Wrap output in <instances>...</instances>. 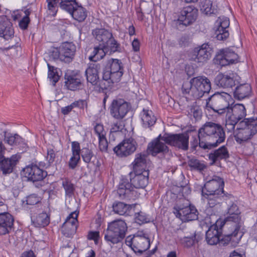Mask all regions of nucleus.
I'll return each instance as SVG.
<instances>
[{
	"instance_id": "51",
	"label": "nucleus",
	"mask_w": 257,
	"mask_h": 257,
	"mask_svg": "<svg viewBox=\"0 0 257 257\" xmlns=\"http://www.w3.org/2000/svg\"><path fill=\"white\" fill-rule=\"evenodd\" d=\"M179 240L182 244L187 248L191 247L195 243L192 235L181 237Z\"/></svg>"
},
{
	"instance_id": "48",
	"label": "nucleus",
	"mask_w": 257,
	"mask_h": 257,
	"mask_svg": "<svg viewBox=\"0 0 257 257\" xmlns=\"http://www.w3.org/2000/svg\"><path fill=\"white\" fill-rule=\"evenodd\" d=\"M115 81L110 78H106L104 76V73H103L102 79L101 80H99L97 85H99L100 89L102 90H105L112 86V84L115 83Z\"/></svg>"
},
{
	"instance_id": "22",
	"label": "nucleus",
	"mask_w": 257,
	"mask_h": 257,
	"mask_svg": "<svg viewBox=\"0 0 257 257\" xmlns=\"http://www.w3.org/2000/svg\"><path fill=\"white\" fill-rule=\"evenodd\" d=\"M235 75L236 74L233 73H219L215 78V82L219 87L225 88H232L237 82L235 78Z\"/></svg>"
},
{
	"instance_id": "28",
	"label": "nucleus",
	"mask_w": 257,
	"mask_h": 257,
	"mask_svg": "<svg viewBox=\"0 0 257 257\" xmlns=\"http://www.w3.org/2000/svg\"><path fill=\"white\" fill-rule=\"evenodd\" d=\"M20 158V155L16 154L3 160L0 163V170L2 171L3 174L7 175L12 173Z\"/></svg>"
},
{
	"instance_id": "18",
	"label": "nucleus",
	"mask_w": 257,
	"mask_h": 257,
	"mask_svg": "<svg viewBox=\"0 0 257 257\" xmlns=\"http://www.w3.org/2000/svg\"><path fill=\"white\" fill-rule=\"evenodd\" d=\"M211 49L208 44L204 43L195 48L190 54V59L197 63H204L211 56Z\"/></svg>"
},
{
	"instance_id": "19",
	"label": "nucleus",
	"mask_w": 257,
	"mask_h": 257,
	"mask_svg": "<svg viewBox=\"0 0 257 257\" xmlns=\"http://www.w3.org/2000/svg\"><path fill=\"white\" fill-rule=\"evenodd\" d=\"M65 86L71 91L82 89L83 87L82 76L78 72H72L65 75Z\"/></svg>"
},
{
	"instance_id": "58",
	"label": "nucleus",
	"mask_w": 257,
	"mask_h": 257,
	"mask_svg": "<svg viewBox=\"0 0 257 257\" xmlns=\"http://www.w3.org/2000/svg\"><path fill=\"white\" fill-rule=\"evenodd\" d=\"M215 35L218 40L222 41L227 39L229 36L228 31L215 30Z\"/></svg>"
},
{
	"instance_id": "3",
	"label": "nucleus",
	"mask_w": 257,
	"mask_h": 257,
	"mask_svg": "<svg viewBox=\"0 0 257 257\" xmlns=\"http://www.w3.org/2000/svg\"><path fill=\"white\" fill-rule=\"evenodd\" d=\"M203 142L201 145L209 150L216 147L224 142L226 135L223 126L213 122H206L199 129Z\"/></svg>"
},
{
	"instance_id": "60",
	"label": "nucleus",
	"mask_w": 257,
	"mask_h": 257,
	"mask_svg": "<svg viewBox=\"0 0 257 257\" xmlns=\"http://www.w3.org/2000/svg\"><path fill=\"white\" fill-rule=\"evenodd\" d=\"M80 159V156H75L72 155L69 162V167L71 169H74L77 166L78 162Z\"/></svg>"
},
{
	"instance_id": "61",
	"label": "nucleus",
	"mask_w": 257,
	"mask_h": 257,
	"mask_svg": "<svg viewBox=\"0 0 257 257\" xmlns=\"http://www.w3.org/2000/svg\"><path fill=\"white\" fill-rule=\"evenodd\" d=\"M72 152L73 155L80 156L81 150L80 144L78 142H73L72 143Z\"/></svg>"
},
{
	"instance_id": "44",
	"label": "nucleus",
	"mask_w": 257,
	"mask_h": 257,
	"mask_svg": "<svg viewBox=\"0 0 257 257\" xmlns=\"http://www.w3.org/2000/svg\"><path fill=\"white\" fill-rule=\"evenodd\" d=\"M77 226H73L69 223H64L62 226V233L67 237H72L76 233Z\"/></svg>"
},
{
	"instance_id": "26",
	"label": "nucleus",
	"mask_w": 257,
	"mask_h": 257,
	"mask_svg": "<svg viewBox=\"0 0 257 257\" xmlns=\"http://www.w3.org/2000/svg\"><path fill=\"white\" fill-rule=\"evenodd\" d=\"M133 242L135 245V253L141 254L149 249L150 246V239L144 234L135 235L133 237Z\"/></svg>"
},
{
	"instance_id": "33",
	"label": "nucleus",
	"mask_w": 257,
	"mask_h": 257,
	"mask_svg": "<svg viewBox=\"0 0 257 257\" xmlns=\"http://www.w3.org/2000/svg\"><path fill=\"white\" fill-rule=\"evenodd\" d=\"M148 155L146 153H138L135 156L134 161L132 163L133 171L137 172L140 170H147L145 169L146 166Z\"/></svg>"
},
{
	"instance_id": "8",
	"label": "nucleus",
	"mask_w": 257,
	"mask_h": 257,
	"mask_svg": "<svg viewBox=\"0 0 257 257\" xmlns=\"http://www.w3.org/2000/svg\"><path fill=\"white\" fill-rule=\"evenodd\" d=\"M193 85V98L199 99L205 94H208L211 88V82L205 76H197L191 79Z\"/></svg>"
},
{
	"instance_id": "27",
	"label": "nucleus",
	"mask_w": 257,
	"mask_h": 257,
	"mask_svg": "<svg viewBox=\"0 0 257 257\" xmlns=\"http://www.w3.org/2000/svg\"><path fill=\"white\" fill-rule=\"evenodd\" d=\"M100 70V65L98 63L89 64L85 71L86 79L88 82L92 85H97L99 81V72Z\"/></svg>"
},
{
	"instance_id": "10",
	"label": "nucleus",
	"mask_w": 257,
	"mask_h": 257,
	"mask_svg": "<svg viewBox=\"0 0 257 257\" xmlns=\"http://www.w3.org/2000/svg\"><path fill=\"white\" fill-rule=\"evenodd\" d=\"M164 142L166 144L187 151L189 148V136L187 133L168 134L163 135Z\"/></svg>"
},
{
	"instance_id": "5",
	"label": "nucleus",
	"mask_w": 257,
	"mask_h": 257,
	"mask_svg": "<svg viewBox=\"0 0 257 257\" xmlns=\"http://www.w3.org/2000/svg\"><path fill=\"white\" fill-rule=\"evenodd\" d=\"M235 140L241 144L250 140L257 133V117L243 119L237 125Z\"/></svg>"
},
{
	"instance_id": "4",
	"label": "nucleus",
	"mask_w": 257,
	"mask_h": 257,
	"mask_svg": "<svg viewBox=\"0 0 257 257\" xmlns=\"http://www.w3.org/2000/svg\"><path fill=\"white\" fill-rule=\"evenodd\" d=\"M127 226L124 221L117 219L108 223L104 238L110 246L121 242L125 237Z\"/></svg>"
},
{
	"instance_id": "35",
	"label": "nucleus",
	"mask_w": 257,
	"mask_h": 257,
	"mask_svg": "<svg viewBox=\"0 0 257 257\" xmlns=\"http://www.w3.org/2000/svg\"><path fill=\"white\" fill-rule=\"evenodd\" d=\"M4 141L6 143H8L11 146L13 145H21L23 147L26 146V144L24 143V139L21 137L18 134H9L7 135V132L4 131Z\"/></svg>"
},
{
	"instance_id": "20",
	"label": "nucleus",
	"mask_w": 257,
	"mask_h": 257,
	"mask_svg": "<svg viewBox=\"0 0 257 257\" xmlns=\"http://www.w3.org/2000/svg\"><path fill=\"white\" fill-rule=\"evenodd\" d=\"M238 55L229 50H222L217 54L214 58V63L221 66H225L237 61Z\"/></svg>"
},
{
	"instance_id": "14",
	"label": "nucleus",
	"mask_w": 257,
	"mask_h": 257,
	"mask_svg": "<svg viewBox=\"0 0 257 257\" xmlns=\"http://www.w3.org/2000/svg\"><path fill=\"white\" fill-rule=\"evenodd\" d=\"M138 144L133 138L124 140L113 148L116 155L120 157H126L133 154L137 149Z\"/></svg>"
},
{
	"instance_id": "12",
	"label": "nucleus",
	"mask_w": 257,
	"mask_h": 257,
	"mask_svg": "<svg viewBox=\"0 0 257 257\" xmlns=\"http://www.w3.org/2000/svg\"><path fill=\"white\" fill-rule=\"evenodd\" d=\"M106 78H110L113 81L119 82L123 74L122 63L118 59H112L108 61L107 67L104 70Z\"/></svg>"
},
{
	"instance_id": "13",
	"label": "nucleus",
	"mask_w": 257,
	"mask_h": 257,
	"mask_svg": "<svg viewBox=\"0 0 257 257\" xmlns=\"http://www.w3.org/2000/svg\"><path fill=\"white\" fill-rule=\"evenodd\" d=\"M220 221H217L215 224L211 225L206 232V240L207 242L210 245H215L218 242H220L223 244H228L230 242L231 245L234 246L231 241H227L224 239L225 236L220 239L221 232L219 231L222 227L220 228V225L219 224ZM228 234H227V235Z\"/></svg>"
},
{
	"instance_id": "54",
	"label": "nucleus",
	"mask_w": 257,
	"mask_h": 257,
	"mask_svg": "<svg viewBox=\"0 0 257 257\" xmlns=\"http://www.w3.org/2000/svg\"><path fill=\"white\" fill-rule=\"evenodd\" d=\"M136 222L139 224H142L147 222L148 217L145 213L140 211L135 213Z\"/></svg>"
},
{
	"instance_id": "42",
	"label": "nucleus",
	"mask_w": 257,
	"mask_h": 257,
	"mask_svg": "<svg viewBox=\"0 0 257 257\" xmlns=\"http://www.w3.org/2000/svg\"><path fill=\"white\" fill-rule=\"evenodd\" d=\"M47 66L48 67V78L49 79L50 81L52 83L53 85L55 86L60 79L58 69L54 66L50 65L49 64H48Z\"/></svg>"
},
{
	"instance_id": "36",
	"label": "nucleus",
	"mask_w": 257,
	"mask_h": 257,
	"mask_svg": "<svg viewBox=\"0 0 257 257\" xmlns=\"http://www.w3.org/2000/svg\"><path fill=\"white\" fill-rule=\"evenodd\" d=\"M141 115L144 127H149L155 123L156 118L151 110L144 109Z\"/></svg>"
},
{
	"instance_id": "17",
	"label": "nucleus",
	"mask_w": 257,
	"mask_h": 257,
	"mask_svg": "<svg viewBox=\"0 0 257 257\" xmlns=\"http://www.w3.org/2000/svg\"><path fill=\"white\" fill-rule=\"evenodd\" d=\"M198 9L192 5L184 7L180 11L178 21L182 25L188 26L194 23L197 19Z\"/></svg>"
},
{
	"instance_id": "59",
	"label": "nucleus",
	"mask_w": 257,
	"mask_h": 257,
	"mask_svg": "<svg viewBox=\"0 0 257 257\" xmlns=\"http://www.w3.org/2000/svg\"><path fill=\"white\" fill-rule=\"evenodd\" d=\"M94 132L97 135L98 138L105 136V133L104 131L103 125L100 123H97L94 126Z\"/></svg>"
},
{
	"instance_id": "31",
	"label": "nucleus",
	"mask_w": 257,
	"mask_h": 257,
	"mask_svg": "<svg viewBox=\"0 0 257 257\" xmlns=\"http://www.w3.org/2000/svg\"><path fill=\"white\" fill-rule=\"evenodd\" d=\"M31 221L35 227H43L49 224L50 216L46 212L42 211L37 215H32Z\"/></svg>"
},
{
	"instance_id": "57",
	"label": "nucleus",
	"mask_w": 257,
	"mask_h": 257,
	"mask_svg": "<svg viewBox=\"0 0 257 257\" xmlns=\"http://www.w3.org/2000/svg\"><path fill=\"white\" fill-rule=\"evenodd\" d=\"M230 22L228 18L222 16L219 17L216 20L215 25L222 26L224 28H228Z\"/></svg>"
},
{
	"instance_id": "25",
	"label": "nucleus",
	"mask_w": 257,
	"mask_h": 257,
	"mask_svg": "<svg viewBox=\"0 0 257 257\" xmlns=\"http://www.w3.org/2000/svg\"><path fill=\"white\" fill-rule=\"evenodd\" d=\"M14 219L9 213H0V235L9 233L14 225Z\"/></svg>"
},
{
	"instance_id": "34",
	"label": "nucleus",
	"mask_w": 257,
	"mask_h": 257,
	"mask_svg": "<svg viewBox=\"0 0 257 257\" xmlns=\"http://www.w3.org/2000/svg\"><path fill=\"white\" fill-rule=\"evenodd\" d=\"M229 157V154L227 148L222 146L219 149L215 150L209 155V158L213 163L217 161L222 159H227Z\"/></svg>"
},
{
	"instance_id": "45",
	"label": "nucleus",
	"mask_w": 257,
	"mask_h": 257,
	"mask_svg": "<svg viewBox=\"0 0 257 257\" xmlns=\"http://www.w3.org/2000/svg\"><path fill=\"white\" fill-rule=\"evenodd\" d=\"M188 165L191 170L201 171L204 170L206 167L205 165L195 157L190 158L189 160Z\"/></svg>"
},
{
	"instance_id": "46",
	"label": "nucleus",
	"mask_w": 257,
	"mask_h": 257,
	"mask_svg": "<svg viewBox=\"0 0 257 257\" xmlns=\"http://www.w3.org/2000/svg\"><path fill=\"white\" fill-rule=\"evenodd\" d=\"M76 5L77 4L75 0H61L60 7L71 14V12L75 8Z\"/></svg>"
},
{
	"instance_id": "43",
	"label": "nucleus",
	"mask_w": 257,
	"mask_h": 257,
	"mask_svg": "<svg viewBox=\"0 0 257 257\" xmlns=\"http://www.w3.org/2000/svg\"><path fill=\"white\" fill-rule=\"evenodd\" d=\"M202 142H203L202 136L199 133V130L198 133H196L194 135L192 136L191 140L190 141L191 148L192 150H196V148L199 146L200 148H202L204 150L209 149V148H204L203 146L201 144Z\"/></svg>"
},
{
	"instance_id": "47",
	"label": "nucleus",
	"mask_w": 257,
	"mask_h": 257,
	"mask_svg": "<svg viewBox=\"0 0 257 257\" xmlns=\"http://www.w3.org/2000/svg\"><path fill=\"white\" fill-rule=\"evenodd\" d=\"M62 185L63 187L66 196L71 197L74 194L75 188L74 184L68 179L63 180Z\"/></svg>"
},
{
	"instance_id": "6",
	"label": "nucleus",
	"mask_w": 257,
	"mask_h": 257,
	"mask_svg": "<svg viewBox=\"0 0 257 257\" xmlns=\"http://www.w3.org/2000/svg\"><path fill=\"white\" fill-rule=\"evenodd\" d=\"M231 96L226 92H216L206 100V107L222 114L229 110Z\"/></svg>"
},
{
	"instance_id": "38",
	"label": "nucleus",
	"mask_w": 257,
	"mask_h": 257,
	"mask_svg": "<svg viewBox=\"0 0 257 257\" xmlns=\"http://www.w3.org/2000/svg\"><path fill=\"white\" fill-rule=\"evenodd\" d=\"M103 46V45L99 44L98 46L94 48L92 55L89 57L90 60L96 62L101 60L105 56L107 52Z\"/></svg>"
},
{
	"instance_id": "1",
	"label": "nucleus",
	"mask_w": 257,
	"mask_h": 257,
	"mask_svg": "<svg viewBox=\"0 0 257 257\" xmlns=\"http://www.w3.org/2000/svg\"><path fill=\"white\" fill-rule=\"evenodd\" d=\"M131 183L127 179H123L120 182L117 194L120 199L126 201H134L139 196L134 188H145L148 184L149 170H140L138 172L134 171L130 174Z\"/></svg>"
},
{
	"instance_id": "50",
	"label": "nucleus",
	"mask_w": 257,
	"mask_h": 257,
	"mask_svg": "<svg viewBox=\"0 0 257 257\" xmlns=\"http://www.w3.org/2000/svg\"><path fill=\"white\" fill-rule=\"evenodd\" d=\"M188 113L193 115L196 120L201 119L202 117V110L199 106L196 105L191 106L188 110Z\"/></svg>"
},
{
	"instance_id": "32",
	"label": "nucleus",
	"mask_w": 257,
	"mask_h": 257,
	"mask_svg": "<svg viewBox=\"0 0 257 257\" xmlns=\"http://www.w3.org/2000/svg\"><path fill=\"white\" fill-rule=\"evenodd\" d=\"M251 87L248 83H244L237 86L234 91V96L238 100L243 99L249 96Z\"/></svg>"
},
{
	"instance_id": "7",
	"label": "nucleus",
	"mask_w": 257,
	"mask_h": 257,
	"mask_svg": "<svg viewBox=\"0 0 257 257\" xmlns=\"http://www.w3.org/2000/svg\"><path fill=\"white\" fill-rule=\"evenodd\" d=\"M227 112L226 126L229 131L233 130L235 125L245 119L246 115V108L243 104L240 103L229 107V110Z\"/></svg>"
},
{
	"instance_id": "56",
	"label": "nucleus",
	"mask_w": 257,
	"mask_h": 257,
	"mask_svg": "<svg viewBox=\"0 0 257 257\" xmlns=\"http://www.w3.org/2000/svg\"><path fill=\"white\" fill-rule=\"evenodd\" d=\"M40 202V198L36 194H31L27 197V204L34 205Z\"/></svg>"
},
{
	"instance_id": "37",
	"label": "nucleus",
	"mask_w": 257,
	"mask_h": 257,
	"mask_svg": "<svg viewBox=\"0 0 257 257\" xmlns=\"http://www.w3.org/2000/svg\"><path fill=\"white\" fill-rule=\"evenodd\" d=\"M109 54L115 52H120L121 48L120 44L113 38V35L106 43H103V46Z\"/></svg>"
},
{
	"instance_id": "15",
	"label": "nucleus",
	"mask_w": 257,
	"mask_h": 257,
	"mask_svg": "<svg viewBox=\"0 0 257 257\" xmlns=\"http://www.w3.org/2000/svg\"><path fill=\"white\" fill-rule=\"evenodd\" d=\"M23 173L28 180L33 182L41 181L47 176V171L34 164L27 166L23 169Z\"/></svg>"
},
{
	"instance_id": "55",
	"label": "nucleus",
	"mask_w": 257,
	"mask_h": 257,
	"mask_svg": "<svg viewBox=\"0 0 257 257\" xmlns=\"http://www.w3.org/2000/svg\"><path fill=\"white\" fill-rule=\"evenodd\" d=\"M87 239L93 240L95 244H97L100 237L99 232L98 231H90L87 234Z\"/></svg>"
},
{
	"instance_id": "9",
	"label": "nucleus",
	"mask_w": 257,
	"mask_h": 257,
	"mask_svg": "<svg viewBox=\"0 0 257 257\" xmlns=\"http://www.w3.org/2000/svg\"><path fill=\"white\" fill-rule=\"evenodd\" d=\"M131 108L130 103L123 99L116 98L112 101L109 109L110 115L113 118L121 120L125 117Z\"/></svg>"
},
{
	"instance_id": "52",
	"label": "nucleus",
	"mask_w": 257,
	"mask_h": 257,
	"mask_svg": "<svg viewBox=\"0 0 257 257\" xmlns=\"http://www.w3.org/2000/svg\"><path fill=\"white\" fill-rule=\"evenodd\" d=\"M192 88L193 85L191 79L189 82H185L183 84L182 87V93L184 94L190 95L193 97Z\"/></svg>"
},
{
	"instance_id": "63",
	"label": "nucleus",
	"mask_w": 257,
	"mask_h": 257,
	"mask_svg": "<svg viewBox=\"0 0 257 257\" xmlns=\"http://www.w3.org/2000/svg\"><path fill=\"white\" fill-rule=\"evenodd\" d=\"M51 57L54 60H60L61 61H62V59L61 58V52H60V47L58 48H55L52 52Z\"/></svg>"
},
{
	"instance_id": "24",
	"label": "nucleus",
	"mask_w": 257,
	"mask_h": 257,
	"mask_svg": "<svg viewBox=\"0 0 257 257\" xmlns=\"http://www.w3.org/2000/svg\"><path fill=\"white\" fill-rule=\"evenodd\" d=\"M14 31L11 21L6 16L0 17V37L9 40L14 36Z\"/></svg>"
},
{
	"instance_id": "49",
	"label": "nucleus",
	"mask_w": 257,
	"mask_h": 257,
	"mask_svg": "<svg viewBox=\"0 0 257 257\" xmlns=\"http://www.w3.org/2000/svg\"><path fill=\"white\" fill-rule=\"evenodd\" d=\"M81 157L84 162L89 163L93 157V153L91 150L88 148H83L81 152Z\"/></svg>"
},
{
	"instance_id": "11",
	"label": "nucleus",
	"mask_w": 257,
	"mask_h": 257,
	"mask_svg": "<svg viewBox=\"0 0 257 257\" xmlns=\"http://www.w3.org/2000/svg\"><path fill=\"white\" fill-rule=\"evenodd\" d=\"M174 213L184 221L195 220L198 218V212L195 206L187 204L177 205L174 207Z\"/></svg>"
},
{
	"instance_id": "40",
	"label": "nucleus",
	"mask_w": 257,
	"mask_h": 257,
	"mask_svg": "<svg viewBox=\"0 0 257 257\" xmlns=\"http://www.w3.org/2000/svg\"><path fill=\"white\" fill-rule=\"evenodd\" d=\"M115 213L120 215H127L131 209V206L121 202H115L112 205Z\"/></svg>"
},
{
	"instance_id": "21",
	"label": "nucleus",
	"mask_w": 257,
	"mask_h": 257,
	"mask_svg": "<svg viewBox=\"0 0 257 257\" xmlns=\"http://www.w3.org/2000/svg\"><path fill=\"white\" fill-rule=\"evenodd\" d=\"M163 136L160 135L157 138L149 143L147 150L152 155L155 156L159 153L166 154L169 152V148L164 143Z\"/></svg>"
},
{
	"instance_id": "62",
	"label": "nucleus",
	"mask_w": 257,
	"mask_h": 257,
	"mask_svg": "<svg viewBox=\"0 0 257 257\" xmlns=\"http://www.w3.org/2000/svg\"><path fill=\"white\" fill-rule=\"evenodd\" d=\"M56 158L55 151L51 148L47 149V159L50 164L53 163Z\"/></svg>"
},
{
	"instance_id": "29",
	"label": "nucleus",
	"mask_w": 257,
	"mask_h": 257,
	"mask_svg": "<svg viewBox=\"0 0 257 257\" xmlns=\"http://www.w3.org/2000/svg\"><path fill=\"white\" fill-rule=\"evenodd\" d=\"M202 195L206 198L208 200L207 205L210 208L214 207L215 206L219 204L223 200H227L233 199V196L230 194L226 195V194H202Z\"/></svg>"
},
{
	"instance_id": "39",
	"label": "nucleus",
	"mask_w": 257,
	"mask_h": 257,
	"mask_svg": "<svg viewBox=\"0 0 257 257\" xmlns=\"http://www.w3.org/2000/svg\"><path fill=\"white\" fill-rule=\"evenodd\" d=\"M71 16L73 19L79 22H83L87 16L86 10L82 6L76 5L75 8L71 12Z\"/></svg>"
},
{
	"instance_id": "30",
	"label": "nucleus",
	"mask_w": 257,
	"mask_h": 257,
	"mask_svg": "<svg viewBox=\"0 0 257 257\" xmlns=\"http://www.w3.org/2000/svg\"><path fill=\"white\" fill-rule=\"evenodd\" d=\"M92 34L100 44L103 45L112 37V33L104 28H96L92 30Z\"/></svg>"
},
{
	"instance_id": "2",
	"label": "nucleus",
	"mask_w": 257,
	"mask_h": 257,
	"mask_svg": "<svg viewBox=\"0 0 257 257\" xmlns=\"http://www.w3.org/2000/svg\"><path fill=\"white\" fill-rule=\"evenodd\" d=\"M226 203L228 205V215L223 221H220V228L223 226L231 228V232L225 236L224 239L231 241L233 245H237L243 235V232L240 231V228L243 222L241 220V212L237 205L234 203L226 202Z\"/></svg>"
},
{
	"instance_id": "53",
	"label": "nucleus",
	"mask_w": 257,
	"mask_h": 257,
	"mask_svg": "<svg viewBox=\"0 0 257 257\" xmlns=\"http://www.w3.org/2000/svg\"><path fill=\"white\" fill-rule=\"evenodd\" d=\"M99 149L102 152H107L108 142L105 136L98 138Z\"/></svg>"
},
{
	"instance_id": "16",
	"label": "nucleus",
	"mask_w": 257,
	"mask_h": 257,
	"mask_svg": "<svg viewBox=\"0 0 257 257\" xmlns=\"http://www.w3.org/2000/svg\"><path fill=\"white\" fill-rule=\"evenodd\" d=\"M224 183L222 178L214 176L213 178L207 181L202 188V194H225L223 190Z\"/></svg>"
},
{
	"instance_id": "23",
	"label": "nucleus",
	"mask_w": 257,
	"mask_h": 257,
	"mask_svg": "<svg viewBox=\"0 0 257 257\" xmlns=\"http://www.w3.org/2000/svg\"><path fill=\"white\" fill-rule=\"evenodd\" d=\"M60 48L62 62H71L76 52L75 45L72 42H65L60 46Z\"/></svg>"
},
{
	"instance_id": "41",
	"label": "nucleus",
	"mask_w": 257,
	"mask_h": 257,
	"mask_svg": "<svg viewBox=\"0 0 257 257\" xmlns=\"http://www.w3.org/2000/svg\"><path fill=\"white\" fill-rule=\"evenodd\" d=\"M200 11L202 13L207 15L215 14L217 12L216 6L213 5L210 0H204L200 5Z\"/></svg>"
},
{
	"instance_id": "64",
	"label": "nucleus",
	"mask_w": 257,
	"mask_h": 257,
	"mask_svg": "<svg viewBox=\"0 0 257 257\" xmlns=\"http://www.w3.org/2000/svg\"><path fill=\"white\" fill-rule=\"evenodd\" d=\"M30 22V20L29 18L23 17L19 22V25L20 28L23 30L27 29Z\"/></svg>"
}]
</instances>
